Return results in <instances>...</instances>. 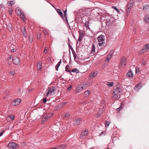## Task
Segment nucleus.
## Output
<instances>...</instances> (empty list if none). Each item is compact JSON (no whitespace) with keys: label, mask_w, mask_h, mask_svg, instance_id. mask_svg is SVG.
Returning a JSON list of instances; mask_svg holds the SVG:
<instances>
[{"label":"nucleus","mask_w":149,"mask_h":149,"mask_svg":"<svg viewBox=\"0 0 149 149\" xmlns=\"http://www.w3.org/2000/svg\"><path fill=\"white\" fill-rule=\"evenodd\" d=\"M5 132L4 130H3L1 131V133H0V137L3 134V133Z\"/></svg>","instance_id":"obj_45"},{"label":"nucleus","mask_w":149,"mask_h":149,"mask_svg":"<svg viewBox=\"0 0 149 149\" xmlns=\"http://www.w3.org/2000/svg\"><path fill=\"white\" fill-rule=\"evenodd\" d=\"M72 85H70V86H69V87H68V90H71V89L72 88Z\"/></svg>","instance_id":"obj_51"},{"label":"nucleus","mask_w":149,"mask_h":149,"mask_svg":"<svg viewBox=\"0 0 149 149\" xmlns=\"http://www.w3.org/2000/svg\"><path fill=\"white\" fill-rule=\"evenodd\" d=\"M88 133V131L87 130H85L84 131L82 132L81 134V138H84L85 137Z\"/></svg>","instance_id":"obj_17"},{"label":"nucleus","mask_w":149,"mask_h":149,"mask_svg":"<svg viewBox=\"0 0 149 149\" xmlns=\"http://www.w3.org/2000/svg\"><path fill=\"white\" fill-rule=\"evenodd\" d=\"M16 51V49H11V51L12 52H15Z\"/></svg>","instance_id":"obj_56"},{"label":"nucleus","mask_w":149,"mask_h":149,"mask_svg":"<svg viewBox=\"0 0 149 149\" xmlns=\"http://www.w3.org/2000/svg\"><path fill=\"white\" fill-rule=\"evenodd\" d=\"M144 20L146 22H149V14L146 15L144 18Z\"/></svg>","instance_id":"obj_27"},{"label":"nucleus","mask_w":149,"mask_h":149,"mask_svg":"<svg viewBox=\"0 0 149 149\" xmlns=\"http://www.w3.org/2000/svg\"><path fill=\"white\" fill-rule=\"evenodd\" d=\"M149 49V44H146L145 46L143 47L142 50L139 52V54H141L142 53H144L147 51Z\"/></svg>","instance_id":"obj_5"},{"label":"nucleus","mask_w":149,"mask_h":149,"mask_svg":"<svg viewBox=\"0 0 149 149\" xmlns=\"http://www.w3.org/2000/svg\"><path fill=\"white\" fill-rule=\"evenodd\" d=\"M61 59L60 60V61L58 62V64H57L60 66L61 63Z\"/></svg>","instance_id":"obj_52"},{"label":"nucleus","mask_w":149,"mask_h":149,"mask_svg":"<svg viewBox=\"0 0 149 149\" xmlns=\"http://www.w3.org/2000/svg\"><path fill=\"white\" fill-rule=\"evenodd\" d=\"M122 67L126 65L127 64L126 60L125 57L122 58Z\"/></svg>","instance_id":"obj_16"},{"label":"nucleus","mask_w":149,"mask_h":149,"mask_svg":"<svg viewBox=\"0 0 149 149\" xmlns=\"http://www.w3.org/2000/svg\"><path fill=\"white\" fill-rule=\"evenodd\" d=\"M127 75L128 77H132L133 76V74L132 72L130 71L127 73Z\"/></svg>","instance_id":"obj_26"},{"label":"nucleus","mask_w":149,"mask_h":149,"mask_svg":"<svg viewBox=\"0 0 149 149\" xmlns=\"http://www.w3.org/2000/svg\"><path fill=\"white\" fill-rule=\"evenodd\" d=\"M97 73L95 72H92L89 75L90 78L91 79L93 78L97 75Z\"/></svg>","instance_id":"obj_22"},{"label":"nucleus","mask_w":149,"mask_h":149,"mask_svg":"<svg viewBox=\"0 0 149 149\" xmlns=\"http://www.w3.org/2000/svg\"><path fill=\"white\" fill-rule=\"evenodd\" d=\"M66 147V146L64 145H61L57 147V149H64Z\"/></svg>","instance_id":"obj_25"},{"label":"nucleus","mask_w":149,"mask_h":149,"mask_svg":"<svg viewBox=\"0 0 149 149\" xmlns=\"http://www.w3.org/2000/svg\"><path fill=\"white\" fill-rule=\"evenodd\" d=\"M81 121V118H77L74 120V125L75 126H77L80 124Z\"/></svg>","instance_id":"obj_9"},{"label":"nucleus","mask_w":149,"mask_h":149,"mask_svg":"<svg viewBox=\"0 0 149 149\" xmlns=\"http://www.w3.org/2000/svg\"><path fill=\"white\" fill-rule=\"evenodd\" d=\"M121 94V88H117L114 90L113 93L112 99L113 100L118 99L119 100Z\"/></svg>","instance_id":"obj_1"},{"label":"nucleus","mask_w":149,"mask_h":149,"mask_svg":"<svg viewBox=\"0 0 149 149\" xmlns=\"http://www.w3.org/2000/svg\"><path fill=\"white\" fill-rule=\"evenodd\" d=\"M8 3L10 5V6H12L15 3V2L14 1H9L8 2Z\"/></svg>","instance_id":"obj_34"},{"label":"nucleus","mask_w":149,"mask_h":149,"mask_svg":"<svg viewBox=\"0 0 149 149\" xmlns=\"http://www.w3.org/2000/svg\"><path fill=\"white\" fill-rule=\"evenodd\" d=\"M89 91H86L84 94V95L85 97H87L89 94Z\"/></svg>","instance_id":"obj_33"},{"label":"nucleus","mask_w":149,"mask_h":149,"mask_svg":"<svg viewBox=\"0 0 149 149\" xmlns=\"http://www.w3.org/2000/svg\"><path fill=\"white\" fill-rule=\"evenodd\" d=\"M59 65H58L57 64L55 66V68L56 69V71H58V68L59 67Z\"/></svg>","instance_id":"obj_44"},{"label":"nucleus","mask_w":149,"mask_h":149,"mask_svg":"<svg viewBox=\"0 0 149 149\" xmlns=\"http://www.w3.org/2000/svg\"><path fill=\"white\" fill-rule=\"evenodd\" d=\"M85 26L87 29H90V28L89 27V25L86 24V25H85Z\"/></svg>","instance_id":"obj_55"},{"label":"nucleus","mask_w":149,"mask_h":149,"mask_svg":"<svg viewBox=\"0 0 149 149\" xmlns=\"http://www.w3.org/2000/svg\"><path fill=\"white\" fill-rule=\"evenodd\" d=\"M47 102L46 98H44L43 100V102L44 103H45Z\"/></svg>","instance_id":"obj_47"},{"label":"nucleus","mask_w":149,"mask_h":149,"mask_svg":"<svg viewBox=\"0 0 149 149\" xmlns=\"http://www.w3.org/2000/svg\"><path fill=\"white\" fill-rule=\"evenodd\" d=\"M20 16L21 18L23 20H24L25 19V16L24 15V13L23 12L21 14H20L19 15Z\"/></svg>","instance_id":"obj_30"},{"label":"nucleus","mask_w":149,"mask_h":149,"mask_svg":"<svg viewBox=\"0 0 149 149\" xmlns=\"http://www.w3.org/2000/svg\"><path fill=\"white\" fill-rule=\"evenodd\" d=\"M116 110H117V111L118 112H119V111H120L121 110V103H120V107L118 108H117L116 109Z\"/></svg>","instance_id":"obj_41"},{"label":"nucleus","mask_w":149,"mask_h":149,"mask_svg":"<svg viewBox=\"0 0 149 149\" xmlns=\"http://www.w3.org/2000/svg\"><path fill=\"white\" fill-rule=\"evenodd\" d=\"M40 36H41V34L39 33H37V37H38V38H39Z\"/></svg>","instance_id":"obj_54"},{"label":"nucleus","mask_w":149,"mask_h":149,"mask_svg":"<svg viewBox=\"0 0 149 149\" xmlns=\"http://www.w3.org/2000/svg\"><path fill=\"white\" fill-rule=\"evenodd\" d=\"M54 114L53 113H47L45 114L42 117V119L46 120H48L52 117Z\"/></svg>","instance_id":"obj_8"},{"label":"nucleus","mask_w":149,"mask_h":149,"mask_svg":"<svg viewBox=\"0 0 149 149\" xmlns=\"http://www.w3.org/2000/svg\"><path fill=\"white\" fill-rule=\"evenodd\" d=\"M95 53V45L93 44L92 45L91 48V51L90 53L91 56H93Z\"/></svg>","instance_id":"obj_15"},{"label":"nucleus","mask_w":149,"mask_h":149,"mask_svg":"<svg viewBox=\"0 0 149 149\" xmlns=\"http://www.w3.org/2000/svg\"><path fill=\"white\" fill-rule=\"evenodd\" d=\"M142 87V84L139 83L134 88V89L136 91H138Z\"/></svg>","instance_id":"obj_13"},{"label":"nucleus","mask_w":149,"mask_h":149,"mask_svg":"<svg viewBox=\"0 0 149 149\" xmlns=\"http://www.w3.org/2000/svg\"><path fill=\"white\" fill-rule=\"evenodd\" d=\"M33 39L30 36H29V41L30 42H32V41H33Z\"/></svg>","instance_id":"obj_40"},{"label":"nucleus","mask_w":149,"mask_h":149,"mask_svg":"<svg viewBox=\"0 0 149 149\" xmlns=\"http://www.w3.org/2000/svg\"><path fill=\"white\" fill-rule=\"evenodd\" d=\"M51 149H57V147L56 148H51Z\"/></svg>","instance_id":"obj_64"},{"label":"nucleus","mask_w":149,"mask_h":149,"mask_svg":"<svg viewBox=\"0 0 149 149\" xmlns=\"http://www.w3.org/2000/svg\"><path fill=\"white\" fill-rule=\"evenodd\" d=\"M48 49V48H47V49H45L44 50V52L45 53V54H46L47 53V49Z\"/></svg>","instance_id":"obj_49"},{"label":"nucleus","mask_w":149,"mask_h":149,"mask_svg":"<svg viewBox=\"0 0 149 149\" xmlns=\"http://www.w3.org/2000/svg\"><path fill=\"white\" fill-rule=\"evenodd\" d=\"M142 64L143 65H145V62H143L142 63Z\"/></svg>","instance_id":"obj_59"},{"label":"nucleus","mask_w":149,"mask_h":149,"mask_svg":"<svg viewBox=\"0 0 149 149\" xmlns=\"http://www.w3.org/2000/svg\"><path fill=\"white\" fill-rule=\"evenodd\" d=\"M83 87V85L80 84L78 85L77 87L76 88V92L77 93L80 92L84 89Z\"/></svg>","instance_id":"obj_12"},{"label":"nucleus","mask_w":149,"mask_h":149,"mask_svg":"<svg viewBox=\"0 0 149 149\" xmlns=\"http://www.w3.org/2000/svg\"><path fill=\"white\" fill-rule=\"evenodd\" d=\"M56 10L58 14L61 16V18H63V14L61 10L60 9H57Z\"/></svg>","instance_id":"obj_20"},{"label":"nucleus","mask_w":149,"mask_h":149,"mask_svg":"<svg viewBox=\"0 0 149 149\" xmlns=\"http://www.w3.org/2000/svg\"><path fill=\"white\" fill-rule=\"evenodd\" d=\"M16 11L18 15L21 14V13L23 12V11H22L19 8L16 9Z\"/></svg>","instance_id":"obj_29"},{"label":"nucleus","mask_w":149,"mask_h":149,"mask_svg":"<svg viewBox=\"0 0 149 149\" xmlns=\"http://www.w3.org/2000/svg\"><path fill=\"white\" fill-rule=\"evenodd\" d=\"M91 84V83L90 82H86L85 83V84H81V85H83V88L84 89L86 88L87 87H88L89 86H90Z\"/></svg>","instance_id":"obj_19"},{"label":"nucleus","mask_w":149,"mask_h":149,"mask_svg":"<svg viewBox=\"0 0 149 149\" xmlns=\"http://www.w3.org/2000/svg\"><path fill=\"white\" fill-rule=\"evenodd\" d=\"M107 85L109 87H112L113 85V82H108L107 83Z\"/></svg>","instance_id":"obj_31"},{"label":"nucleus","mask_w":149,"mask_h":149,"mask_svg":"<svg viewBox=\"0 0 149 149\" xmlns=\"http://www.w3.org/2000/svg\"><path fill=\"white\" fill-rule=\"evenodd\" d=\"M15 73V72L14 71H13L10 72L9 73L10 75H13Z\"/></svg>","instance_id":"obj_37"},{"label":"nucleus","mask_w":149,"mask_h":149,"mask_svg":"<svg viewBox=\"0 0 149 149\" xmlns=\"http://www.w3.org/2000/svg\"><path fill=\"white\" fill-rule=\"evenodd\" d=\"M69 68L70 66L69 65H67L65 67V70L67 72L70 73L71 71L69 70Z\"/></svg>","instance_id":"obj_32"},{"label":"nucleus","mask_w":149,"mask_h":149,"mask_svg":"<svg viewBox=\"0 0 149 149\" xmlns=\"http://www.w3.org/2000/svg\"><path fill=\"white\" fill-rule=\"evenodd\" d=\"M78 32L79 34V38L78 40L79 42H80L82 40V38L84 35V33L83 32H81L80 31H79Z\"/></svg>","instance_id":"obj_10"},{"label":"nucleus","mask_w":149,"mask_h":149,"mask_svg":"<svg viewBox=\"0 0 149 149\" xmlns=\"http://www.w3.org/2000/svg\"><path fill=\"white\" fill-rule=\"evenodd\" d=\"M20 29L24 36L25 38L26 37H27L26 31L25 26H23L21 27Z\"/></svg>","instance_id":"obj_11"},{"label":"nucleus","mask_w":149,"mask_h":149,"mask_svg":"<svg viewBox=\"0 0 149 149\" xmlns=\"http://www.w3.org/2000/svg\"><path fill=\"white\" fill-rule=\"evenodd\" d=\"M9 13L10 15H11L12 14L13 11L12 10H9Z\"/></svg>","instance_id":"obj_50"},{"label":"nucleus","mask_w":149,"mask_h":149,"mask_svg":"<svg viewBox=\"0 0 149 149\" xmlns=\"http://www.w3.org/2000/svg\"><path fill=\"white\" fill-rule=\"evenodd\" d=\"M17 91L18 92H19L20 91V88H18L17 89Z\"/></svg>","instance_id":"obj_60"},{"label":"nucleus","mask_w":149,"mask_h":149,"mask_svg":"<svg viewBox=\"0 0 149 149\" xmlns=\"http://www.w3.org/2000/svg\"><path fill=\"white\" fill-rule=\"evenodd\" d=\"M8 146L9 148L13 149H16L18 148L19 145L14 142H10L8 144Z\"/></svg>","instance_id":"obj_4"},{"label":"nucleus","mask_w":149,"mask_h":149,"mask_svg":"<svg viewBox=\"0 0 149 149\" xmlns=\"http://www.w3.org/2000/svg\"><path fill=\"white\" fill-rule=\"evenodd\" d=\"M98 44L99 46L103 47L105 44V36L102 35H101L97 38Z\"/></svg>","instance_id":"obj_3"},{"label":"nucleus","mask_w":149,"mask_h":149,"mask_svg":"<svg viewBox=\"0 0 149 149\" xmlns=\"http://www.w3.org/2000/svg\"><path fill=\"white\" fill-rule=\"evenodd\" d=\"M72 53L73 54V55H76V54L74 51V52H72Z\"/></svg>","instance_id":"obj_61"},{"label":"nucleus","mask_w":149,"mask_h":149,"mask_svg":"<svg viewBox=\"0 0 149 149\" xmlns=\"http://www.w3.org/2000/svg\"><path fill=\"white\" fill-rule=\"evenodd\" d=\"M134 0H131L128 4V5L130 7H132L134 5Z\"/></svg>","instance_id":"obj_23"},{"label":"nucleus","mask_w":149,"mask_h":149,"mask_svg":"<svg viewBox=\"0 0 149 149\" xmlns=\"http://www.w3.org/2000/svg\"><path fill=\"white\" fill-rule=\"evenodd\" d=\"M13 56H10L9 58H8V60H9L10 59H13Z\"/></svg>","instance_id":"obj_57"},{"label":"nucleus","mask_w":149,"mask_h":149,"mask_svg":"<svg viewBox=\"0 0 149 149\" xmlns=\"http://www.w3.org/2000/svg\"><path fill=\"white\" fill-rule=\"evenodd\" d=\"M112 8H114L117 11H118V9H117L115 6H113L112 7Z\"/></svg>","instance_id":"obj_48"},{"label":"nucleus","mask_w":149,"mask_h":149,"mask_svg":"<svg viewBox=\"0 0 149 149\" xmlns=\"http://www.w3.org/2000/svg\"><path fill=\"white\" fill-rule=\"evenodd\" d=\"M61 59L60 60V61L58 62V64H57L60 66L61 63Z\"/></svg>","instance_id":"obj_53"},{"label":"nucleus","mask_w":149,"mask_h":149,"mask_svg":"<svg viewBox=\"0 0 149 149\" xmlns=\"http://www.w3.org/2000/svg\"><path fill=\"white\" fill-rule=\"evenodd\" d=\"M6 25L8 30L9 31H11L13 29L11 24L10 23H8L7 24H6Z\"/></svg>","instance_id":"obj_18"},{"label":"nucleus","mask_w":149,"mask_h":149,"mask_svg":"<svg viewBox=\"0 0 149 149\" xmlns=\"http://www.w3.org/2000/svg\"><path fill=\"white\" fill-rule=\"evenodd\" d=\"M110 122L109 121H106L105 122V126L106 127H108L110 124Z\"/></svg>","instance_id":"obj_36"},{"label":"nucleus","mask_w":149,"mask_h":149,"mask_svg":"<svg viewBox=\"0 0 149 149\" xmlns=\"http://www.w3.org/2000/svg\"><path fill=\"white\" fill-rule=\"evenodd\" d=\"M143 10H144L148 11L149 10V5H146L143 6Z\"/></svg>","instance_id":"obj_24"},{"label":"nucleus","mask_w":149,"mask_h":149,"mask_svg":"<svg viewBox=\"0 0 149 149\" xmlns=\"http://www.w3.org/2000/svg\"><path fill=\"white\" fill-rule=\"evenodd\" d=\"M43 33L45 35H46L47 34V31L45 29L43 30Z\"/></svg>","instance_id":"obj_43"},{"label":"nucleus","mask_w":149,"mask_h":149,"mask_svg":"<svg viewBox=\"0 0 149 149\" xmlns=\"http://www.w3.org/2000/svg\"><path fill=\"white\" fill-rule=\"evenodd\" d=\"M72 71L73 72H76V73H77L79 72V70L77 68H75L74 69H73Z\"/></svg>","instance_id":"obj_35"},{"label":"nucleus","mask_w":149,"mask_h":149,"mask_svg":"<svg viewBox=\"0 0 149 149\" xmlns=\"http://www.w3.org/2000/svg\"><path fill=\"white\" fill-rule=\"evenodd\" d=\"M13 62L15 65H20L21 63L20 58L18 57L15 58L13 60Z\"/></svg>","instance_id":"obj_6"},{"label":"nucleus","mask_w":149,"mask_h":149,"mask_svg":"<svg viewBox=\"0 0 149 149\" xmlns=\"http://www.w3.org/2000/svg\"><path fill=\"white\" fill-rule=\"evenodd\" d=\"M112 56V52H110L109 53V54L107 56V57L106 60H107V61H109L111 58V57Z\"/></svg>","instance_id":"obj_28"},{"label":"nucleus","mask_w":149,"mask_h":149,"mask_svg":"<svg viewBox=\"0 0 149 149\" xmlns=\"http://www.w3.org/2000/svg\"><path fill=\"white\" fill-rule=\"evenodd\" d=\"M42 122H41V123L42 124H43L47 120H46V119H42Z\"/></svg>","instance_id":"obj_46"},{"label":"nucleus","mask_w":149,"mask_h":149,"mask_svg":"<svg viewBox=\"0 0 149 149\" xmlns=\"http://www.w3.org/2000/svg\"><path fill=\"white\" fill-rule=\"evenodd\" d=\"M73 56H74V59L76 58V55H73Z\"/></svg>","instance_id":"obj_63"},{"label":"nucleus","mask_w":149,"mask_h":149,"mask_svg":"<svg viewBox=\"0 0 149 149\" xmlns=\"http://www.w3.org/2000/svg\"><path fill=\"white\" fill-rule=\"evenodd\" d=\"M103 133H104V132H102L101 133H100V136L101 135H102V134Z\"/></svg>","instance_id":"obj_62"},{"label":"nucleus","mask_w":149,"mask_h":149,"mask_svg":"<svg viewBox=\"0 0 149 149\" xmlns=\"http://www.w3.org/2000/svg\"><path fill=\"white\" fill-rule=\"evenodd\" d=\"M70 116V115L69 113H66L65 114V115L64 116V118L65 117H69Z\"/></svg>","instance_id":"obj_42"},{"label":"nucleus","mask_w":149,"mask_h":149,"mask_svg":"<svg viewBox=\"0 0 149 149\" xmlns=\"http://www.w3.org/2000/svg\"><path fill=\"white\" fill-rule=\"evenodd\" d=\"M66 12H67V9H66V10H65L64 11H63L64 17V16H63V18H61L63 19V20L64 21L66 22H68V19H67V16Z\"/></svg>","instance_id":"obj_14"},{"label":"nucleus","mask_w":149,"mask_h":149,"mask_svg":"<svg viewBox=\"0 0 149 149\" xmlns=\"http://www.w3.org/2000/svg\"><path fill=\"white\" fill-rule=\"evenodd\" d=\"M9 117L12 120H13L15 118V116L13 115H10Z\"/></svg>","instance_id":"obj_39"},{"label":"nucleus","mask_w":149,"mask_h":149,"mask_svg":"<svg viewBox=\"0 0 149 149\" xmlns=\"http://www.w3.org/2000/svg\"><path fill=\"white\" fill-rule=\"evenodd\" d=\"M21 100L19 99L13 100L12 101V103L13 106H17L19 105L21 102Z\"/></svg>","instance_id":"obj_7"},{"label":"nucleus","mask_w":149,"mask_h":149,"mask_svg":"<svg viewBox=\"0 0 149 149\" xmlns=\"http://www.w3.org/2000/svg\"><path fill=\"white\" fill-rule=\"evenodd\" d=\"M56 87L55 86L49 87L46 90L45 93L47 96L52 95L55 94L56 91Z\"/></svg>","instance_id":"obj_2"},{"label":"nucleus","mask_w":149,"mask_h":149,"mask_svg":"<svg viewBox=\"0 0 149 149\" xmlns=\"http://www.w3.org/2000/svg\"><path fill=\"white\" fill-rule=\"evenodd\" d=\"M41 65L42 63L41 62H39L37 64V67L38 70H41L42 67Z\"/></svg>","instance_id":"obj_21"},{"label":"nucleus","mask_w":149,"mask_h":149,"mask_svg":"<svg viewBox=\"0 0 149 149\" xmlns=\"http://www.w3.org/2000/svg\"><path fill=\"white\" fill-rule=\"evenodd\" d=\"M131 7H128L127 9V12L128 14L130 13V11L131 10Z\"/></svg>","instance_id":"obj_38"},{"label":"nucleus","mask_w":149,"mask_h":149,"mask_svg":"<svg viewBox=\"0 0 149 149\" xmlns=\"http://www.w3.org/2000/svg\"><path fill=\"white\" fill-rule=\"evenodd\" d=\"M89 21H86V23H85V25L86 24H88V25H89Z\"/></svg>","instance_id":"obj_58"}]
</instances>
